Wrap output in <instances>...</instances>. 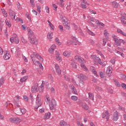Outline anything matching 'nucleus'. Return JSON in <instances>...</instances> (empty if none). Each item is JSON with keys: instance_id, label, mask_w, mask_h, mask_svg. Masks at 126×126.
Returning <instances> with one entry per match:
<instances>
[{"instance_id": "nucleus-1", "label": "nucleus", "mask_w": 126, "mask_h": 126, "mask_svg": "<svg viewBox=\"0 0 126 126\" xmlns=\"http://www.w3.org/2000/svg\"><path fill=\"white\" fill-rule=\"evenodd\" d=\"M62 23L64 27H65V28H66L67 30H70V25H69L68 20H67V19H66V18H62Z\"/></svg>"}, {"instance_id": "nucleus-2", "label": "nucleus", "mask_w": 126, "mask_h": 126, "mask_svg": "<svg viewBox=\"0 0 126 126\" xmlns=\"http://www.w3.org/2000/svg\"><path fill=\"white\" fill-rule=\"evenodd\" d=\"M42 106V102H41V95L40 94H37L36 97L35 105L34 106V108L36 110L39 108V107H41Z\"/></svg>"}, {"instance_id": "nucleus-3", "label": "nucleus", "mask_w": 126, "mask_h": 126, "mask_svg": "<svg viewBox=\"0 0 126 126\" xmlns=\"http://www.w3.org/2000/svg\"><path fill=\"white\" fill-rule=\"evenodd\" d=\"M28 39L31 44H34V45L38 44V41H37L36 37H35L34 35L29 34Z\"/></svg>"}, {"instance_id": "nucleus-4", "label": "nucleus", "mask_w": 126, "mask_h": 126, "mask_svg": "<svg viewBox=\"0 0 126 126\" xmlns=\"http://www.w3.org/2000/svg\"><path fill=\"white\" fill-rule=\"evenodd\" d=\"M10 41L11 43L15 42V44H19V38L16 34H14V36L10 38Z\"/></svg>"}, {"instance_id": "nucleus-5", "label": "nucleus", "mask_w": 126, "mask_h": 126, "mask_svg": "<svg viewBox=\"0 0 126 126\" xmlns=\"http://www.w3.org/2000/svg\"><path fill=\"white\" fill-rule=\"evenodd\" d=\"M57 106V101L55 99L51 100L50 104L49 105L50 110H54V108Z\"/></svg>"}, {"instance_id": "nucleus-6", "label": "nucleus", "mask_w": 126, "mask_h": 126, "mask_svg": "<svg viewBox=\"0 0 126 126\" xmlns=\"http://www.w3.org/2000/svg\"><path fill=\"white\" fill-rule=\"evenodd\" d=\"M120 117V114H119V112L118 111H115L113 116V121L114 122H117L118 120H119V118Z\"/></svg>"}, {"instance_id": "nucleus-7", "label": "nucleus", "mask_w": 126, "mask_h": 126, "mask_svg": "<svg viewBox=\"0 0 126 126\" xmlns=\"http://www.w3.org/2000/svg\"><path fill=\"white\" fill-rule=\"evenodd\" d=\"M8 11L11 19H12V20L15 19V12H14L11 9H9Z\"/></svg>"}, {"instance_id": "nucleus-8", "label": "nucleus", "mask_w": 126, "mask_h": 126, "mask_svg": "<svg viewBox=\"0 0 126 126\" xmlns=\"http://www.w3.org/2000/svg\"><path fill=\"white\" fill-rule=\"evenodd\" d=\"M19 99H20V96L17 95L16 97H15V98L13 101V103L17 107H20V105H19Z\"/></svg>"}, {"instance_id": "nucleus-9", "label": "nucleus", "mask_w": 126, "mask_h": 126, "mask_svg": "<svg viewBox=\"0 0 126 126\" xmlns=\"http://www.w3.org/2000/svg\"><path fill=\"white\" fill-rule=\"evenodd\" d=\"M20 113H19V112H18V110L16 111V115H18V116H20L21 115H24L25 114H26V109H25V108H20Z\"/></svg>"}, {"instance_id": "nucleus-10", "label": "nucleus", "mask_w": 126, "mask_h": 126, "mask_svg": "<svg viewBox=\"0 0 126 126\" xmlns=\"http://www.w3.org/2000/svg\"><path fill=\"white\" fill-rule=\"evenodd\" d=\"M32 93H36L39 91V89H38V84H35L32 88Z\"/></svg>"}, {"instance_id": "nucleus-11", "label": "nucleus", "mask_w": 126, "mask_h": 126, "mask_svg": "<svg viewBox=\"0 0 126 126\" xmlns=\"http://www.w3.org/2000/svg\"><path fill=\"white\" fill-rule=\"evenodd\" d=\"M78 61L79 62V63H81V66L82 67V68H84V69H86L87 68L86 66H85V65H84V63H85V61H84V60H83V58H79Z\"/></svg>"}, {"instance_id": "nucleus-12", "label": "nucleus", "mask_w": 126, "mask_h": 126, "mask_svg": "<svg viewBox=\"0 0 126 126\" xmlns=\"http://www.w3.org/2000/svg\"><path fill=\"white\" fill-rule=\"evenodd\" d=\"M121 22L124 26H126V14L124 13L121 17Z\"/></svg>"}, {"instance_id": "nucleus-13", "label": "nucleus", "mask_w": 126, "mask_h": 126, "mask_svg": "<svg viewBox=\"0 0 126 126\" xmlns=\"http://www.w3.org/2000/svg\"><path fill=\"white\" fill-rule=\"evenodd\" d=\"M102 118L103 119L106 118L107 121H109V118H110V114H109L108 111H106L105 112H103L102 113Z\"/></svg>"}, {"instance_id": "nucleus-14", "label": "nucleus", "mask_w": 126, "mask_h": 126, "mask_svg": "<svg viewBox=\"0 0 126 126\" xmlns=\"http://www.w3.org/2000/svg\"><path fill=\"white\" fill-rule=\"evenodd\" d=\"M33 55L35 56L37 58V59H38V60L40 61V62H43V61H44L43 58H42L41 56H40V55H39L38 53L36 52H33Z\"/></svg>"}, {"instance_id": "nucleus-15", "label": "nucleus", "mask_w": 126, "mask_h": 126, "mask_svg": "<svg viewBox=\"0 0 126 126\" xmlns=\"http://www.w3.org/2000/svg\"><path fill=\"white\" fill-rule=\"evenodd\" d=\"M78 77L80 79V80H86L87 79V77L83 74L78 75Z\"/></svg>"}, {"instance_id": "nucleus-16", "label": "nucleus", "mask_w": 126, "mask_h": 126, "mask_svg": "<svg viewBox=\"0 0 126 126\" xmlns=\"http://www.w3.org/2000/svg\"><path fill=\"white\" fill-rule=\"evenodd\" d=\"M57 48V46L55 44L52 45V46L49 48V52L50 54H53L55 52V50Z\"/></svg>"}, {"instance_id": "nucleus-17", "label": "nucleus", "mask_w": 126, "mask_h": 126, "mask_svg": "<svg viewBox=\"0 0 126 126\" xmlns=\"http://www.w3.org/2000/svg\"><path fill=\"white\" fill-rule=\"evenodd\" d=\"M112 38L115 41V42L116 43V45H118L119 44V40L120 39V38H119V37H117L115 34H113Z\"/></svg>"}, {"instance_id": "nucleus-18", "label": "nucleus", "mask_w": 126, "mask_h": 126, "mask_svg": "<svg viewBox=\"0 0 126 126\" xmlns=\"http://www.w3.org/2000/svg\"><path fill=\"white\" fill-rule=\"evenodd\" d=\"M55 66L57 72L58 73V74H61V73H62V71L61 70V68H60L59 65H58V64H55Z\"/></svg>"}, {"instance_id": "nucleus-19", "label": "nucleus", "mask_w": 126, "mask_h": 126, "mask_svg": "<svg viewBox=\"0 0 126 126\" xmlns=\"http://www.w3.org/2000/svg\"><path fill=\"white\" fill-rule=\"evenodd\" d=\"M10 54L6 52L5 54L3 56V59L6 61L7 60H9V59H10Z\"/></svg>"}, {"instance_id": "nucleus-20", "label": "nucleus", "mask_w": 126, "mask_h": 126, "mask_svg": "<svg viewBox=\"0 0 126 126\" xmlns=\"http://www.w3.org/2000/svg\"><path fill=\"white\" fill-rule=\"evenodd\" d=\"M55 55L56 59L58 61H61V60H62V57H61V54H60V53H59V51H56Z\"/></svg>"}, {"instance_id": "nucleus-21", "label": "nucleus", "mask_w": 126, "mask_h": 126, "mask_svg": "<svg viewBox=\"0 0 126 126\" xmlns=\"http://www.w3.org/2000/svg\"><path fill=\"white\" fill-rule=\"evenodd\" d=\"M51 117V113L48 112L45 113L44 116V120H48L50 119V117Z\"/></svg>"}, {"instance_id": "nucleus-22", "label": "nucleus", "mask_w": 126, "mask_h": 126, "mask_svg": "<svg viewBox=\"0 0 126 126\" xmlns=\"http://www.w3.org/2000/svg\"><path fill=\"white\" fill-rule=\"evenodd\" d=\"M63 55L64 57H69L71 56V53L69 51H65L63 53Z\"/></svg>"}, {"instance_id": "nucleus-23", "label": "nucleus", "mask_w": 126, "mask_h": 126, "mask_svg": "<svg viewBox=\"0 0 126 126\" xmlns=\"http://www.w3.org/2000/svg\"><path fill=\"white\" fill-rule=\"evenodd\" d=\"M117 32L118 33H119V34H121V35H123V36H126V32H123V31H122V30L120 29H117Z\"/></svg>"}, {"instance_id": "nucleus-24", "label": "nucleus", "mask_w": 126, "mask_h": 126, "mask_svg": "<svg viewBox=\"0 0 126 126\" xmlns=\"http://www.w3.org/2000/svg\"><path fill=\"white\" fill-rule=\"evenodd\" d=\"M27 79H28V76H25L21 78L20 81L21 82H25Z\"/></svg>"}, {"instance_id": "nucleus-25", "label": "nucleus", "mask_w": 126, "mask_h": 126, "mask_svg": "<svg viewBox=\"0 0 126 126\" xmlns=\"http://www.w3.org/2000/svg\"><path fill=\"white\" fill-rule=\"evenodd\" d=\"M5 23L7 25V26H8V27H9V28H10V27H11V22H10V21L8 20V19H6L5 20Z\"/></svg>"}, {"instance_id": "nucleus-26", "label": "nucleus", "mask_w": 126, "mask_h": 126, "mask_svg": "<svg viewBox=\"0 0 126 126\" xmlns=\"http://www.w3.org/2000/svg\"><path fill=\"white\" fill-rule=\"evenodd\" d=\"M21 123V119L18 117H15V122L14 124H19Z\"/></svg>"}, {"instance_id": "nucleus-27", "label": "nucleus", "mask_w": 126, "mask_h": 126, "mask_svg": "<svg viewBox=\"0 0 126 126\" xmlns=\"http://www.w3.org/2000/svg\"><path fill=\"white\" fill-rule=\"evenodd\" d=\"M48 79L51 81V83H53L54 82V77H53L52 74H48Z\"/></svg>"}, {"instance_id": "nucleus-28", "label": "nucleus", "mask_w": 126, "mask_h": 126, "mask_svg": "<svg viewBox=\"0 0 126 126\" xmlns=\"http://www.w3.org/2000/svg\"><path fill=\"white\" fill-rule=\"evenodd\" d=\"M112 69H113L112 67L108 66L106 70V73H108V74H110V73H112Z\"/></svg>"}, {"instance_id": "nucleus-29", "label": "nucleus", "mask_w": 126, "mask_h": 126, "mask_svg": "<svg viewBox=\"0 0 126 126\" xmlns=\"http://www.w3.org/2000/svg\"><path fill=\"white\" fill-rule=\"evenodd\" d=\"M47 37H48V39L50 40V41H52L53 39V32H51V33L49 32L47 35Z\"/></svg>"}, {"instance_id": "nucleus-30", "label": "nucleus", "mask_w": 126, "mask_h": 126, "mask_svg": "<svg viewBox=\"0 0 126 126\" xmlns=\"http://www.w3.org/2000/svg\"><path fill=\"white\" fill-rule=\"evenodd\" d=\"M90 69L92 70V71L93 72V73L95 74V76H98V75L97 74V71H96L94 67L92 66L90 67Z\"/></svg>"}, {"instance_id": "nucleus-31", "label": "nucleus", "mask_w": 126, "mask_h": 126, "mask_svg": "<svg viewBox=\"0 0 126 126\" xmlns=\"http://www.w3.org/2000/svg\"><path fill=\"white\" fill-rule=\"evenodd\" d=\"M71 62V65L72 67H73V68H76L77 67V64H76L75 62H74V61L73 60H72Z\"/></svg>"}, {"instance_id": "nucleus-32", "label": "nucleus", "mask_w": 126, "mask_h": 126, "mask_svg": "<svg viewBox=\"0 0 126 126\" xmlns=\"http://www.w3.org/2000/svg\"><path fill=\"white\" fill-rule=\"evenodd\" d=\"M82 108L84 110H89V106L87 105V104H83L82 105Z\"/></svg>"}, {"instance_id": "nucleus-33", "label": "nucleus", "mask_w": 126, "mask_h": 126, "mask_svg": "<svg viewBox=\"0 0 126 126\" xmlns=\"http://www.w3.org/2000/svg\"><path fill=\"white\" fill-rule=\"evenodd\" d=\"M95 88L97 92H102V88H101V87L96 86Z\"/></svg>"}, {"instance_id": "nucleus-34", "label": "nucleus", "mask_w": 126, "mask_h": 126, "mask_svg": "<svg viewBox=\"0 0 126 126\" xmlns=\"http://www.w3.org/2000/svg\"><path fill=\"white\" fill-rule=\"evenodd\" d=\"M36 63L37 64H38L40 68H41V69H44V67H43V65H42V63H40V62H39L38 61H36Z\"/></svg>"}, {"instance_id": "nucleus-35", "label": "nucleus", "mask_w": 126, "mask_h": 126, "mask_svg": "<svg viewBox=\"0 0 126 126\" xmlns=\"http://www.w3.org/2000/svg\"><path fill=\"white\" fill-rule=\"evenodd\" d=\"M33 56L34 55L33 54L31 55V58L34 64H37V63H36V62H35V61H36V60H35V57H34Z\"/></svg>"}, {"instance_id": "nucleus-36", "label": "nucleus", "mask_w": 126, "mask_h": 126, "mask_svg": "<svg viewBox=\"0 0 126 126\" xmlns=\"http://www.w3.org/2000/svg\"><path fill=\"white\" fill-rule=\"evenodd\" d=\"M28 32H29V34L30 35H34V32L31 29H30V28H28Z\"/></svg>"}, {"instance_id": "nucleus-37", "label": "nucleus", "mask_w": 126, "mask_h": 126, "mask_svg": "<svg viewBox=\"0 0 126 126\" xmlns=\"http://www.w3.org/2000/svg\"><path fill=\"white\" fill-rule=\"evenodd\" d=\"M89 98L92 99L93 101L94 100V95L92 94V93H89Z\"/></svg>"}, {"instance_id": "nucleus-38", "label": "nucleus", "mask_w": 126, "mask_h": 126, "mask_svg": "<svg viewBox=\"0 0 126 126\" xmlns=\"http://www.w3.org/2000/svg\"><path fill=\"white\" fill-rule=\"evenodd\" d=\"M88 33L89 34V35H91V36H95L94 32L90 31L89 29H88Z\"/></svg>"}, {"instance_id": "nucleus-39", "label": "nucleus", "mask_w": 126, "mask_h": 126, "mask_svg": "<svg viewBox=\"0 0 126 126\" xmlns=\"http://www.w3.org/2000/svg\"><path fill=\"white\" fill-rule=\"evenodd\" d=\"M71 99L72 100H73V101H77L78 97H77V96H75V95H72L71 97Z\"/></svg>"}, {"instance_id": "nucleus-40", "label": "nucleus", "mask_w": 126, "mask_h": 126, "mask_svg": "<svg viewBox=\"0 0 126 126\" xmlns=\"http://www.w3.org/2000/svg\"><path fill=\"white\" fill-rule=\"evenodd\" d=\"M114 81L116 85H117L118 87H121V84L118 81V80H117L116 79H114Z\"/></svg>"}, {"instance_id": "nucleus-41", "label": "nucleus", "mask_w": 126, "mask_h": 126, "mask_svg": "<svg viewBox=\"0 0 126 126\" xmlns=\"http://www.w3.org/2000/svg\"><path fill=\"white\" fill-rule=\"evenodd\" d=\"M91 59H92L93 60H94V61H96L97 59L98 58V57H97L96 55H91Z\"/></svg>"}, {"instance_id": "nucleus-42", "label": "nucleus", "mask_w": 126, "mask_h": 126, "mask_svg": "<svg viewBox=\"0 0 126 126\" xmlns=\"http://www.w3.org/2000/svg\"><path fill=\"white\" fill-rule=\"evenodd\" d=\"M99 75L101 78H104V75H105V73H104V71H99Z\"/></svg>"}, {"instance_id": "nucleus-43", "label": "nucleus", "mask_w": 126, "mask_h": 126, "mask_svg": "<svg viewBox=\"0 0 126 126\" xmlns=\"http://www.w3.org/2000/svg\"><path fill=\"white\" fill-rule=\"evenodd\" d=\"M123 42H124V40L123 39H119V40H118V44H116L117 46H122V43H123Z\"/></svg>"}, {"instance_id": "nucleus-44", "label": "nucleus", "mask_w": 126, "mask_h": 126, "mask_svg": "<svg viewBox=\"0 0 126 126\" xmlns=\"http://www.w3.org/2000/svg\"><path fill=\"white\" fill-rule=\"evenodd\" d=\"M112 5L114 6V7L117 8V7H118V3L115 1H113L112 2Z\"/></svg>"}, {"instance_id": "nucleus-45", "label": "nucleus", "mask_w": 126, "mask_h": 126, "mask_svg": "<svg viewBox=\"0 0 126 126\" xmlns=\"http://www.w3.org/2000/svg\"><path fill=\"white\" fill-rule=\"evenodd\" d=\"M60 126H66V123L63 121H61L60 122Z\"/></svg>"}, {"instance_id": "nucleus-46", "label": "nucleus", "mask_w": 126, "mask_h": 126, "mask_svg": "<svg viewBox=\"0 0 126 126\" xmlns=\"http://www.w3.org/2000/svg\"><path fill=\"white\" fill-rule=\"evenodd\" d=\"M55 41L58 45H61V42H60V39L58 37H56Z\"/></svg>"}, {"instance_id": "nucleus-47", "label": "nucleus", "mask_w": 126, "mask_h": 126, "mask_svg": "<svg viewBox=\"0 0 126 126\" xmlns=\"http://www.w3.org/2000/svg\"><path fill=\"white\" fill-rule=\"evenodd\" d=\"M21 40L22 42L23 43H24V44H26V43H27V41L25 39H24V37H21Z\"/></svg>"}, {"instance_id": "nucleus-48", "label": "nucleus", "mask_w": 126, "mask_h": 126, "mask_svg": "<svg viewBox=\"0 0 126 126\" xmlns=\"http://www.w3.org/2000/svg\"><path fill=\"white\" fill-rule=\"evenodd\" d=\"M9 120L10 121V122H11V123H14L15 121V117L10 118Z\"/></svg>"}, {"instance_id": "nucleus-49", "label": "nucleus", "mask_w": 126, "mask_h": 126, "mask_svg": "<svg viewBox=\"0 0 126 126\" xmlns=\"http://www.w3.org/2000/svg\"><path fill=\"white\" fill-rule=\"evenodd\" d=\"M36 7H37V11H38L39 13H41V6L40 5H37L36 6Z\"/></svg>"}, {"instance_id": "nucleus-50", "label": "nucleus", "mask_w": 126, "mask_h": 126, "mask_svg": "<svg viewBox=\"0 0 126 126\" xmlns=\"http://www.w3.org/2000/svg\"><path fill=\"white\" fill-rule=\"evenodd\" d=\"M84 84H85L84 81H83V80H80L79 86H83Z\"/></svg>"}, {"instance_id": "nucleus-51", "label": "nucleus", "mask_w": 126, "mask_h": 126, "mask_svg": "<svg viewBox=\"0 0 126 126\" xmlns=\"http://www.w3.org/2000/svg\"><path fill=\"white\" fill-rule=\"evenodd\" d=\"M58 27H59L61 32H63V25H60V26H59Z\"/></svg>"}, {"instance_id": "nucleus-52", "label": "nucleus", "mask_w": 126, "mask_h": 126, "mask_svg": "<svg viewBox=\"0 0 126 126\" xmlns=\"http://www.w3.org/2000/svg\"><path fill=\"white\" fill-rule=\"evenodd\" d=\"M26 15H27V18H28L29 20H30V21H31V17L30 16V15L29 14V13H27Z\"/></svg>"}, {"instance_id": "nucleus-53", "label": "nucleus", "mask_w": 126, "mask_h": 126, "mask_svg": "<svg viewBox=\"0 0 126 126\" xmlns=\"http://www.w3.org/2000/svg\"><path fill=\"white\" fill-rule=\"evenodd\" d=\"M96 61V62H97V63H99V64H101V63H102V62H101V59L99 58V57H97Z\"/></svg>"}, {"instance_id": "nucleus-54", "label": "nucleus", "mask_w": 126, "mask_h": 126, "mask_svg": "<svg viewBox=\"0 0 126 126\" xmlns=\"http://www.w3.org/2000/svg\"><path fill=\"white\" fill-rule=\"evenodd\" d=\"M0 82L1 83H3V84L4 83V78L3 77H2L0 79Z\"/></svg>"}, {"instance_id": "nucleus-55", "label": "nucleus", "mask_w": 126, "mask_h": 126, "mask_svg": "<svg viewBox=\"0 0 126 126\" xmlns=\"http://www.w3.org/2000/svg\"><path fill=\"white\" fill-rule=\"evenodd\" d=\"M71 7H72V6H71V4H69L66 6V9H67L68 10H69L70 9H71Z\"/></svg>"}, {"instance_id": "nucleus-56", "label": "nucleus", "mask_w": 126, "mask_h": 126, "mask_svg": "<svg viewBox=\"0 0 126 126\" xmlns=\"http://www.w3.org/2000/svg\"><path fill=\"white\" fill-rule=\"evenodd\" d=\"M104 35L105 36V37H107V36L109 35V33H108V32L106 30H105L104 31Z\"/></svg>"}, {"instance_id": "nucleus-57", "label": "nucleus", "mask_w": 126, "mask_h": 126, "mask_svg": "<svg viewBox=\"0 0 126 126\" xmlns=\"http://www.w3.org/2000/svg\"><path fill=\"white\" fill-rule=\"evenodd\" d=\"M45 9L47 13H49L50 12V8H49L48 6H45Z\"/></svg>"}, {"instance_id": "nucleus-58", "label": "nucleus", "mask_w": 126, "mask_h": 126, "mask_svg": "<svg viewBox=\"0 0 126 126\" xmlns=\"http://www.w3.org/2000/svg\"><path fill=\"white\" fill-rule=\"evenodd\" d=\"M2 13L3 14H4V17H7V13L6 12V11H5V10L3 11Z\"/></svg>"}, {"instance_id": "nucleus-59", "label": "nucleus", "mask_w": 126, "mask_h": 126, "mask_svg": "<svg viewBox=\"0 0 126 126\" xmlns=\"http://www.w3.org/2000/svg\"><path fill=\"white\" fill-rule=\"evenodd\" d=\"M106 44H107V40L106 39H103V46H106Z\"/></svg>"}, {"instance_id": "nucleus-60", "label": "nucleus", "mask_w": 126, "mask_h": 126, "mask_svg": "<svg viewBox=\"0 0 126 126\" xmlns=\"http://www.w3.org/2000/svg\"><path fill=\"white\" fill-rule=\"evenodd\" d=\"M23 98H24V99L25 100V101H27L29 100L28 97H27V96H26V95H24Z\"/></svg>"}, {"instance_id": "nucleus-61", "label": "nucleus", "mask_w": 126, "mask_h": 126, "mask_svg": "<svg viewBox=\"0 0 126 126\" xmlns=\"http://www.w3.org/2000/svg\"><path fill=\"white\" fill-rule=\"evenodd\" d=\"M90 20H91L93 22H96V21H97V20H96V19L93 17H91L90 18Z\"/></svg>"}, {"instance_id": "nucleus-62", "label": "nucleus", "mask_w": 126, "mask_h": 126, "mask_svg": "<svg viewBox=\"0 0 126 126\" xmlns=\"http://www.w3.org/2000/svg\"><path fill=\"white\" fill-rule=\"evenodd\" d=\"M26 26L25 25H23L22 26V28L23 29V30H24V31H25L26 30Z\"/></svg>"}, {"instance_id": "nucleus-63", "label": "nucleus", "mask_w": 126, "mask_h": 126, "mask_svg": "<svg viewBox=\"0 0 126 126\" xmlns=\"http://www.w3.org/2000/svg\"><path fill=\"white\" fill-rule=\"evenodd\" d=\"M31 3L32 4V6H35V3H34V0H30Z\"/></svg>"}, {"instance_id": "nucleus-64", "label": "nucleus", "mask_w": 126, "mask_h": 126, "mask_svg": "<svg viewBox=\"0 0 126 126\" xmlns=\"http://www.w3.org/2000/svg\"><path fill=\"white\" fill-rule=\"evenodd\" d=\"M122 79H124V80L126 81V75L125 74L122 75Z\"/></svg>"}]
</instances>
